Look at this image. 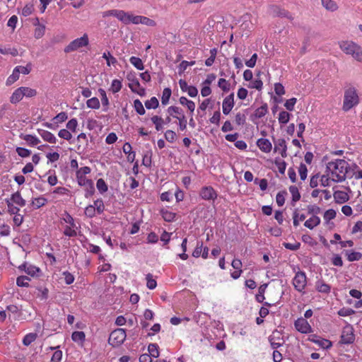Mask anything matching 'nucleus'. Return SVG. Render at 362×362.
Here are the masks:
<instances>
[{
  "mask_svg": "<svg viewBox=\"0 0 362 362\" xmlns=\"http://www.w3.org/2000/svg\"><path fill=\"white\" fill-rule=\"evenodd\" d=\"M333 168L331 173L332 176H335L337 179H332V181L336 182H343L346 178V174L349 172V164L343 159H337L336 161L329 162L327 168L331 170Z\"/></svg>",
  "mask_w": 362,
  "mask_h": 362,
  "instance_id": "nucleus-1",
  "label": "nucleus"
},
{
  "mask_svg": "<svg viewBox=\"0 0 362 362\" xmlns=\"http://www.w3.org/2000/svg\"><path fill=\"white\" fill-rule=\"evenodd\" d=\"M359 103V97L356 89L350 86L344 91L342 110L347 112Z\"/></svg>",
  "mask_w": 362,
  "mask_h": 362,
  "instance_id": "nucleus-2",
  "label": "nucleus"
},
{
  "mask_svg": "<svg viewBox=\"0 0 362 362\" xmlns=\"http://www.w3.org/2000/svg\"><path fill=\"white\" fill-rule=\"evenodd\" d=\"M88 42L89 40L88 35L85 33L81 37L71 41L67 46L65 47L64 51L65 53L72 52L79 48L87 46Z\"/></svg>",
  "mask_w": 362,
  "mask_h": 362,
  "instance_id": "nucleus-3",
  "label": "nucleus"
},
{
  "mask_svg": "<svg viewBox=\"0 0 362 362\" xmlns=\"http://www.w3.org/2000/svg\"><path fill=\"white\" fill-rule=\"evenodd\" d=\"M126 337V332L124 329H116L110 333L108 343L112 346H118L124 342Z\"/></svg>",
  "mask_w": 362,
  "mask_h": 362,
  "instance_id": "nucleus-4",
  "label": "nucleus"
},
{
  "mask_svg": "<svg viewBox=\"0 0 362 362\" xmlns=\"http://www.w3.org/2000/svg\"><path fill=\"white\" fill-rule=\"evenodd\" d=\"M168 112L179 120L180 130L183 131L187 128V119L181 108L176 106H170L168 108Z\"/></svg>",
  "mask_w": 362,
  "mask_h": 362,
  "instance_id": "nucleus-5",
  "label": "nucleus"
},
{
  "mask_svg": "<svg viewBox=\"0 0 362 362\" xmlns=\"http://www.w3.org/2000/svg\"><path fill=\"white\" fill-rule=\"evenodd\" d=\"M295 288L298 291H302L306 286V276L303 272H298L293 280Z\"/></svg>",
  "mask_w": 362,
  "mask_h": 362,
  "instance_id": "nucleus-6",
  "label": "nucleus"
},
{
  "mask_svg": "<svg viewBox=\"0 0 362 362\" xmlns=\"http://www.w3.org/2000/svg\"><path fill=\"white\" fill-rule=\"evenodd\" d=\"M354 341V334L351 327H346L343 329L341 336V342L342 344H349Z\"/></svg>",
  "mask_w": 362,
  "mask_h": 362,
  "instance_id": "nucleus-7",
  "label": "nucleus"
},
{
  "mask_svg": "<svg viewBox=\"0 0 362 362\" xmlns=\"http://www.w3.org/2000/svg\"><path fill=\"white\" fill-rule=\"evenodd\" d=\"M295 327L296 329L300 332L301 333L307 334L311 332L310 325H309L308 321L303 317L298 318L295 322Z\"/></svg>",
  "mask_w": 362,
  "mask_h": 362,
  "instance_id": "nucleus-8",
  "label": "nucleus"
},
{
  "mask_svg": "<svg viewBox=\"0 0 362 362\" xmlns=\"http://www.w3.org/2000/svg\"><path fill=\"white\" fill-rule=\"evenodd\" d=\"M234 106V93H232L225 98L223 101V112L224 115H228Z\"/></svg>",
  "mask_w": 362,
  "mask_h": 362,
  "instance_id": "nucleus-9",
  "label": "nucleus"
},
{
  "mask_svg": "<svg viewBox=\"0 0 362 362\" xmlns=\"http://www.w3.org/2000/svg\"><path fill=\"white\" fill-rule=\"evenodd\" d=\"M274 151H279L281 156L285 158L287 156L286 150L287 146L286 144V141L284 139H279L277 140H274Z\"/></svg>",
  "mask_w": 362,
  "mask_h": 362,
  "instance_id": "nucleus-10",
  "label": "nucleus"
},
{
  "mask_svg": "<svg viewBox=\"0 0 362 362\" xmlns=\"http://www.w3.org/2000/svg\"><path fill=\"white\" fill-rule=\"evenodd\" d=\"M200 196L204 199L210 200L216 198L217 194L211 187H205L202 189Z\"/></svg>",
  "mask_w": 362,
  "mask_h": 362,
  "instance_id": "nucleus-11",
  "label": "nucleus"
},
{
  "mask_svg": "<svg viewBox=\"0 0 362 362\" xmlns=\"http://www.w3.org/2000/svg\"><path fill=\"white\" fill-rule=\"evenodd\" d=\"M358 45L353 42L344 41L340 43V48L347 54L352 55Z\"/></svg>",
  "mask_w": 362,
  "mask_h": 362,
  "instance_id": "nucleus-12",
  "label": "nucleus"
},
{
  "mask_svg": "<svg viewBox=\"0 0 362 362\" xmlns=\"http://www.w3.org/2000/svg\"><path fill=\"white\" fill-rule=\"evenodd\" d=\"M276 334L279 335V332L278 331H274L273 332L272 334L269 337V341L271 344V346L274 349L280 347L284 342L282 338H280L279 337H276Z\"/></svg>",
  "mask_w": 362,
  "mask_h": 362,
  "instance_id": "nucleus-13",
  "label": "nucleus"
},
{
  "mask_svg": "<svg viewBox=\"0 0 362 362\" xmlns=\"http://www.w3.org/2000/svg\"><path fill=\"white\" fill-rule=\"evenodd\" d=\"M257 145L265 153L270 152L272 148V143L267 139H259L257 141Z\"/></svg>",
  "mask_w": 362,
  "mask_h": 362,
  "instance_id": "nucleus-14",
  "label": "nucleus"
},
{
  "mask_svg": "<svg viewBox=\"0 0 362 362\" xmlns=\"http://www.w3.org/2000/svg\"><path fill=\"white\" fill-rule=\"evenodd\" d=\"M333 196H334L335 202L337 204L345 203L349 199V197L346 192H343V191H339V190L335 191Z\"/></svg>",
  "mask_w": 362,
  "mask_h": 362,
  "instance_id": "nucleus-15",
  "label": "nucleus"
},
{
  "mask_svg": "<svg viewBox=\"0 0 362 362\" xmlns=\"http://www.w3.org/2000/svg\"><path fill=\"white\" fill-rule=\"evenodd\" d=\"M76 178L79 185L93 189V181L82 176L81 173H76Z\"/></svg>",
  "mask_w": 362,
  "mask_h": 362,
  "instance_id": "nucleus-16",
  "label": "nucleus"
},
{
  "mask_svg": "<svg viewBox=\"0 0 362 362\" xmlns=\"http://www.w3.org/2000/svg\"><path fill=\"white\" fill-rule=\"evenodd\" d=\"M272 9H273V13L275 16H279V17H284V18H287L290 20H292L293 18L291 17V16L289 14V13L286 11L285 9H283L279 6H273L272 7Z\"/></svg>",
  "mask_w": 362,
  "mask_h": 362,
  "instance_id": "nucleus-17",
  "label": "nucleus"
},
{
  "mask_svg": "<svg viewBox=\"0 0 362 362\" xmlns=\"http://www.w3.org/2000/svg\"><path fill=\"white\" fill-rule=\"evenodd\" d=\"M320 223V218L317 216H313L311 218L308 219L304 226L310 229H313L314 227L318 226Z\"/></svg>",
  "mask_w": 362,
  "mask_h": 362,
  "instance_id": "nucleus-18",
  "label": "nucleus"
},
{
  "mask_svg": "<svg viewBox=\"0 0 362 362\" xmlns=\"http://www.w3.org/2000/svg\"><path fill=\"white\" fill-rule=\"evenodd\" d=\"M40 134V136L42 137V139L45 141H46L47 142H49L51 144H55L56 143L57 139L54 136V134H52L51 132H49L48 131H46V130H41Z\"/></svg>",
  "mask_w": 362,
  "mask_h": 362,
  "instance_id": "nucleus-19",
  "label": "nucleus"
},
{
  "mask_svg": "<svg viewBox=\"0 0 362 362\" xmlns=\"http://www.w3.org/2000/svg\"><path fill=\"white\" fill-rule=\"evenodd\" d=\"M115 17H116L118 20L121 21L124 24L129 23V13H126L122 10H117V13Z\"/></svg>",
  "mask_w": 362,
  "mask_h": 362,
  "instance_id": "nucleus-20",
  "label": "nucleus"
},
{
  "mask_svg": "<svg viewBox=\"0 0 362 362\" xmlns=\"http://www.w3.org/2000/svg\"><path fill=\"white\" fill-rule=\"evenodd\" d=\"M23 98V94L22 91V88H19L16 89L12 94L11 97V103H17L21 101Z\"/></svg>",
  "mask_w": 362,
  "mask_h": 362,
  "instance_id": "nucleus-21",
  "label": "nucleus"
},
{
  "mask_svg": "<svg viewBox=\"0 0 362 362\" xmlns=\"http://www.w3.org/2000/svg\"><path fill=\"white\" fill-rule=\"evenodd\" d=\"M21 138L26 141L31 146H36L40 142L39 139L30 134H21Z\"/></svg>",
  "mask_w": 362,
  "mask_h": 362,
  "instance_id": "nucleus-22",
  "label": "nucleus"
},
{
  "mask_svg": "<svg viewBox=\"0 0 362 362\" xmlns=\"http://www.w3.org/2000/svg\"><path fill=\"white\" fill-rule=\"evenodd\" d=\"M12 203H15L21 206H23L25 204V201L22 198L21 194L17 192L12 194L11 199Z\"/></svg>",
  "mask_w": 362,
  "mask_h": 362,
  "instance_id": "nucleus-23",
  "label": "nucleus"
},
{
  "mask_svg": "<svg viewBox=\"0 0 362 362\" xmlns=\"http://www.w3.org/2000/svg\"><path fill=\"white\" fill-rule=\"evenodd\" d=\"M315 287L321 293H328L330 291V286L322 281H317Z\"/></svg>",
  "mask_w": 362,
  "mask_h": 362,
  "instance_id": "nucleus-24",
  "label": "nucleus"
},
{
  "mask_svg": "<svg viewBox=\"0 0 362 362\" xmlns=\"http://www.w3.org/2000/svg\"><path fill=\"white\" fill-rule=\"evenodd\" d=\"M130 83H129V87L132 90H134V89L136 88H139L140 83L137 78L132 74H129L127 76Z\"/></svg>",
  "mask_w": 362,
  "mask_h": 362,
  "instance_id": "nucleus-25",
  "label": "nucleus"
},
{
  "mask_svg": "<svg viewBox=\"0 0 362 362\" xmlns=\"http://www.w3.org/2000/svg\"><path fill=\"white\" fill-rule=\"evenodd\" d=\"M312 341L318 344L320 347L327 349L332 346V342L328 339H312Z\"/></svg>",
  "mask_w": 362,
  "mask_h": 362,
  "instance_id": "nucleus-26",
  "label": "nucleus"
},
{
  "mask_svg": "<svg viewBox=\"0 0 362 362\" xmlns=\"http://www.w3.org/2000/svg\"><path fill=\"white\" fill-rule=\"evenodd\" d=\"M289 191L292 195V204L294 205V204L300 199V194L298 187L293 185L290 186Z\"/></svg>",
  "mask_w": 362,
  "mask_h": 362,
  "instance_id": "nucleus-27",
  "label": "nucleus"
},
{
  "mask_svg": "<svg viewBox=\"0 0 362 362\" xmlns=\"http://www.w3.org/2000/svg\"><path fill=\"white\" fill-rule=\"evenodd\" d=\"M346 254L349 262L359 260L362 257V254L358 252L346 250Z\"/></svg>",
  "mask_w": 362,
  "mask_h": 362,
  "instance_id": "nucleus-28",
  "label": "nucleus"
},
{
  "mask_svg": "<svg viewBox=\"0 0 362 362\" xmlns=\"http://www.w3.org/2000/svg\"><path fill=\"white\" fill-rule=\"evenodd\" d=\"M322 4L327 10L332 11H336L338 8L337 4L332 0H322Z\"/></svg>",
  "mask_w": 362,
  "mask_h": 362,
  "instance_id": "nucleus-29",
  "label": "nucleus"
},
{
  "mask_svg": "<svg viewBox=\"0 0 362 362\" xmlns=\"http://www.w3.org/2000/svg\"><path fill=\"white\" fill-rule=\"evenodd\" d=\"M71 338L75 342L82 343L85 340V334L81 331H76L72 333Z\"/></svg>",
  "mask_w": 362,
  "mask_h": 362,
  "instance_id": "nucleus-30",
  "label": "nucleus"
},
{
  "mask_svg": "<svg viewBox=\"0 0 362 362\" xmlns=\"http://www.w3.org/2000/svg\"><path fill=\"white\" fill-rule=\"evenodd\" d=\"M30 281V279L26 276H20L16 279V284L21 287H28V282Z\"/></svg>",
  "mask_w": 362,
  "mask_h": 362,
  "instance_id": "nucleus-31",
  "label": "nucleus"
},
{
  "mask_svg": "<svg viewBox=\"0 0 362 362\" xmlns=\"http://www.w3.org/2000/svg\"><path fill=\"white\" fill-rule=\"evenodd\" d=\"M149 356L153 358H158L159 356L158 346L156 344H150L148 347Z\"/></svg>",
  "mask_w": 362,
  "mask_h": 362,
  "instance_id": "nucleus-32",
  "label": "nucleus"
},
{
  "mask_svg": "<svg viewBox=\"0 0 362 362\" xmlns=\"http://www.w3.org/2000/svg\"><path fill=\"white\" fill-rule=\"evenodd\" d=\"M159 102L156 97H152L150 100L145 102V106L147 109H156L158 107Z\"/></svg>",
  "mask_w": 362,
  "mask_h": 362,
  "instance_id": "nucleus-33",
  "label": "nucleus"
},
{
  "mask_svg": "<svg viewBox=\"0 0 362 362\" xmlns=\"http://www.w3.org/2000/svg\"><path fill=\"white\" fill-rule=\"evenodd\" d=\"M152 122L155 124L156 129L160 131L163 128L164 120L159 116L155 115L151 117Z\"/></svg>",
  "mask_w": 362,
  "mask_h": 362,
  "instance_id": "nucleus-34",
  "label": "nucleus"
},
{
  "mask_svg": "<svg viewBox=\"0 0 362 362\" xmlns=\"http://www.w3.org/2000/svg\"><path fill=\"white\" fill-rule=\"evenodd\" d=\"M171 89L169 88H164L163 91V95L161 97V103L163 105H165L168 103L169 99L171 96Z\"/></svg>",
  "mask_w": 362,
  "mask_h": 362,
  "instance_id": "nucleus-35",
  "label": "nucleus"
},
{
  "mask_svg": "<svg viewBox=\"0 0 362 362\" xmlns=\"http://www.w3.org/2000/svg\"><path fill=\"white\" fill-rule=\"evenodd\" d=\"M129 62L139 70H143L144 69L142 60L139 57H132L129 59Z\"/></svg>",
  "mask_w": 362,
  "mask_h": 362,
  "instance_id": "nucleus-36",
  "label": "nucleus"
},
{
  "mask_svg": "<svg viewBox=\"0 0 362 362\" xmlns=\"http://www.w3.org/2000/svg\"><path fill=\"white\" fill-rule=\"evenodd\" d=\"M134 107L136 112L140 115H143L146 112L142 103L139 99H136L134 101Z\"/></svg>",
  "mask_w": 362,
  "mask_h": 362,
  "instance_id": "nucleus-37",
  "label": "nucleus"
},
{
  "mask_svg": "<svg viewBox=\"0 0 362 362\" xmlns=\"http://www.w3.org/2000/svg\"><path fill=\"white\" fill-rule=\"evenodd\" d=\"M267 112V104H264L263 105H262L261 107H259V108H257L255 113H254V116L256 117V118H261L262 117H264Z\"/></svg>",
  "mask_w": 362,
  "mask_h": 362,
  "instance_id": "nucleus-38",
  "label": "nucleus"
},
{
  "mask_svg": "<svg viewBox=\"0 0 362 362\" xmlns=\"http://www.w3.org/2000/svg\"><path fill=\"white\" fill-rule=\"evenodd\" d=\"M162 217L165 221L170 222L174 220L175 214L168 210H161L160 211Z\"/></svg>",
  "mask_w": 362,
  "mask_h": 362,
  "instance_id": "nucleus-39",
  "label": "nucleus"
},
{
  "mask_svg": "<svg viewBox=\"0 0 362 362\" xmlns=\"http://www.w3.org/2000/svg\"><path fill=\"white\" fill-rule=\"evenodd\" d=\"M86 104L89 108L98 109L100 107L99 100L95 97L88 99L86 102Z\"/></svg>",
  "mask_w": 362,
  "mask_h": 362,
  "instance_id": "nucleus-40",
  "label": "nucleus"
},
{
  "mask_svg": "<svg viewBox=\"0 0 362 362\" xmlns=\"http://www.w3.org/2000/svg\"><path fill=\"white\" fill-rule=\"evenodd\" d=\"M45 25L42 24H38L35 30V37L37 39L41 38L45 35Z\"/></svg>",
  "mask_w": 362,
  "mask_h": 362,
  "instance_id": "nucleus-41",
  "label": "nucleus"
},
{
  "mask_svg": "<svg viewBox=\"0 0 362 362\" xmlns=\"http://www.w3.org/2000/svg\"><path fill=\"white\" fill-rule=\"evenodd\" d=\"M96 187H97L98 189L101 193H104V192H107L108 189L107 184L105 183L104 180L102 178H100L98 180L97 183H96Z\"/></svg>",
  "mask_w": 362,
  "mask_h": 362,
  "instance_id": "nucleus-42",
  "label": "nucleus"
},
{
  "mask_svg": "<svg viewBox=\"0 0 362 362\" xmlns=\"http://www.w3.org/2000/svg\"><path fill=\"white\" fill-rule=\"evenodd\" d=\"M22 88L23 96L32 98L37 95V91L35 89L28 87H21Z\"/></svg>",
  "mask_w": 362,
  "mask_h": 362,
  "instance_id": "nucleus-43",
  "label": "nucleus"
},
{
  "mask_svg": "<svg viewBox=\"0 0 362 362\" xmlns=\"http://www.w3.org/2000/svg\"><path fill=\"white\" fill-rule=\"evenodd\" d=\"M121 88H122L121 81L118 79L113 80L112 82L110 90L113 93H116L119 92L121 90Z\"/></svg>",
  "mask_w": 362,
  "mask_h": 362,
  "instance_id": "nucleus-44",
  "label": "nucleus"
},
{
  "mask_svg": "<svg viewBox=\"0 0 362 362\" xmlns=\"http://www.w3.org/2000/svg\"><path fill=\"white\" fill-rule=\"evenodd\" d=\"M37 334L35 333H30L25 336L23 340V343L25 346L30 345L33 341L35 340Z\"/></svg>",
  "mask_w": 362,
  "mask_h": 362,
  "instance_id": "nucleus-45",
  "label": "nucleus"
},
{
  "mask_svg": "<svg viewBox=\"0 0 362 362\" xmlns=\"http://www.w3.org/2000/svg\"><path fill=\"white\" fill-rule=\"evenodd\" d=\"M146 279L147 281L146 286L149 289H153L156 287V286H157L156 281L153 279V276L151 274H148L146 275Z\"/></svg>",
  "mask_w": 362,
  "mask_h": 362,
  "instance_id": "nucleus-46",
  "label": "nucleus"
},
{
  "mask_svg": "<svg viewBox=\"0 0 362 362\" xmlns=\"http://www.w3.org/2000/svg\"><path fill=\"white\" fill-rule=\"evenodd\" d=\"M287 194L286 191L279 192L276 197V201L279 206H283L285 203V196Z\"/></svg>",
  "mask_w": 362,
  "mask_h": 362,
  "instance_id": "nucleus-47",
  "label": "nucleus"
},
{
  "mask_svg": "<svg viewBox=\"0 0 362 362\" xmlns=\"http://www.w3.org/2000/svg\"><path fill=\"white\" fill-rule=\"evenodd\" d=\"M305 218V216L304 214H301L299 216V214L298 212V209H296L293 212V225L295 226H298L299 225V221H303Z\"/></svg>",
  "mask_w": 362,
  "mask_h": 362,
  "instance_id": "nucleus-48",
  "label": "nucleus"
},
{
  "mask_svg": "<svg viewBox=\"0 0 362 362\" xmlns=\"http://www.w3.org/2000/svg\"><path fill=\"white\" fill-rule=\"evenodd\" d=\"M290 114L286 111H281L279 113V121L280 123L286 124L288 122L290 119Z\"/></svg>",
  "mask_w": 362,
  "mask_h": 362,
  "instance_id": "nucleus-49",
  "label": "nucleus"
},
{
  "mask_svg": "<svg viewBox=\"0 0 362 362\" xmlns=\"http://www.w3.org/2000/svg\"><path fill=\"white\" fill-rule=\"evenodd\" d=\"M218 86L224 92H228L230 90V83L224 78H220L218 80Z\"/></svg>",
  "mask_w": 362,
  "mask_h": 362,
  "instance_id": "nucleus-50",
  "label": "nucleus"
},
{
  "mask_svg": "<svg viewBox=\"0 0 362 362\" xmlns=\"http://www.w3.org/2000/svg\"><path fill=\"white\" fill-rule=\"evenodd\" d=\"M93 206L95 208V211L99 214H102L105 209V206L102 199L95 200Z\"/></svg>",
  "mask_w": 362,
  "mask_h": 362,
  "instance_id": "nucleus-51",
  "label": "nucleus"
},
{
  "mask_svg": "<svg viewBox=\"0 0 362 362\" xmlns=\"http://www.w3.org/2000/svg\"><path fill=\"white\" fill-rule=\"evenodd\" d=\"M298 173L300 177V179L302 180H305L307 177V173H308V169L305 164L300 163L299 168H298Z\"/></svg>",
  "mask_w": 362,
  "mask_h": 362,
  "instance_id": "nucleus-52",
  "label": "nucleus"
},
{
  "mask_svg": "<svg viewBox=\"0 0 362 362\" xmlns=\"http://www.w3.org/2000/svg\"><path fill=\"white\" fill-rule=\"evenodd\" d=\"M47 202V199L43 197H38L34 199L32 202V204L35 206L37 209L44 206Z\"/></svg>",
  "mask_w": 362,
  "mask_h": 362,
  "instance_id": "nucleus-53",
  "label": "nucleus"
},
{
  "mask_svg": "<svg viewBox=\"0 0 362 362\" xmlns=\"http://www.w3.org/2000/svg\"><path fill=\"white\" fill-rule=\"evenodd\" d=\"M16 152L18 156L22 158L28 157L31 154V151L30 150L22 147H17Z\"/></svg>",
  "mask_w": 362,
  "mask_h": 362,
  "instance_id": "nucleus-54",
  "label": "nucleus"
},
{
  "mask_svg": "<svg viewBox=\"0 0 362 362\" xmlns=\"http://www.w3.org/2000/svg\"><path fill=\"white\" fill-rule=\"evenodd\" d=\"M352 57L358 62H362V48L360 46H357L356 49L353 53Z\"/></svg>",
  "mask_w": 362,
  "mask_h": 362,
  "instance_id": "nucleus-55",
  "label": "nucleus"
},
{
  "mask_svg": "<svg viewBox=\"0 0 362 362\" xmlns=\"http://www.w3.org/2000/svg\"><path fill=\"white\" fill-rule=\"evenodd\" d=\"M6 202L8 206V211L11 214H17L19 211V209L15 206L9 199H6Z\"/></svg>",
  "mask_w": 362,
  "mask_h": 362,
  "instance_id": "nucleus-56",
  "label": "nucleus"
},
{
  "mask_svg": "<svg viewBox=\"0 0 362 362\" xmlns=\"http://www.w3.org/2000/svg\"><path fill=\"white\" fill-rule=\"evenodd\" d=\"M165 139L170 143H173L176 139V134L173 130H167L165 133Z\"/></svg>",
  "mask_w": 362,
  "mask_h": 362,
  "instance_id": "nucleus-57",
  "label": "nucleus"
},
{
  "mask_svg": "<svg viewBox=\"0 0 362 362\" xmlns=\"http://www.w3.org/2000/svg\"><path fill=\"white\" fill-rule=\"evenodd\" d=\"M336 217V211L334 209H328L325 212L324 218L329 221Z\"/></svg>",
  "mask_w": 362,
  "mask_h": 362,
  "instance_id": "nucleus-58",
  "label": "nucleus"
},
{
  "mask_svg": "<svg viewBox=\"0 0 362 362\" xmlns=\"http://www.w3.org/2000/svg\"><path fill=\"white\" fill-rule=\"evenodd\" d=\"M296 101L297 100L296 98H292L286 100V102L284 104V106L288 110L292 111L294 109V105L296 103Z\"/></svg>",
  "mask_w": 362,
  "mask_h": 362,
  "instance_id": "nucleus-59",
  "label": "nucleus"
},
{
  "mask_svg": "<svg viewBox=\"0 0 362 362\" xmlns=\"http://www.w3.org/2000/svg\"><path fill=\"white\" fill-rule=\"evenodd\" d=\"M58 135L59 137H61L64 139H66L67 141H69L72 137L71 134L67 129H61L59 132Z\"/></svg>",
  "mask_w": 362,
  "mask_h": 362,
  "instance_id": "nucleus-60",
  "label": "nucleus"
},
{
  "mask_svg": "<svg viewBox=\"0 0 362 362\" xmlns=\"http://www.w3.org/2000/svg\"><path fill=\"white\" fill-rule=\"evenodd\" d=\"M274 91L275 93L279 96L283 95L285 93L284 87L280 83L274 84Z\"/></svg>",
  "mask_w": 362,
  "mask_h": 362,
  "instance_id": "nucleus-61",
  "label": "nucleus"
},
{
  "mask_svg": "<svg viewBox=\"0 0 362 362\" xmlns=\"http://www.w3.org/2000/svg\"><path fill=\"white\" fill-rule=\"evenodd\" d=\"M40 272V269L33 265H29L25 269V272L32 276H35L37 272Z\"/></svg>",
  "mask_w": 362,
  "mask_h": 362,
  "instance_id": "nucleus-62",
  "label": "nucleus"
},
{
  "mask_svg": "<svg viewBox=\"0 0 362 362\" xmlns=\"http://www.w3.org/2000/svg\"><path fill=\"white\" fill-rule=\"evenodd\" d=\"M308 211L309 214H312L313 216H316L320 213V208L316 205H309L308 206Z\"/></svg>",
  "mask_w": 362,
  "mask_h": 362,
  "instance_id": "nucleus-63",
  "label": "nucleus"
},
{
  "mask_svg": "<svg viewBox=\"0 0 362 362\" xmlns=\"http://www.w3.org/2000/svg\"><path fill=\"white\" fill-rule=\"evenodd\" d=\"M95 208L93 205H89L85 209V214L90 218L93 217L95 215Z\"/></svg>",
  "mask_w": 362,
  "mask_h": 362,
  "instance_id": "nucleus-64",
  "label": "nucleus"
}]
</instances>
